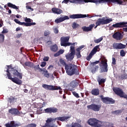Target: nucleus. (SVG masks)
Segmentation results:
<instances>
[{
    "instance_id": "29",
    "label": "nucleus",
    "mask_w": 127,
    "mask_h": 127,
    "mask_svg": "<svg viewBox=\"0 0 127 127\" xmlns=\"http://www.w3.org/2000/svg\"><path fill=\"white\" fill-rule=\"evenodd\" d=\"M69 117H58L54 119V121H61V122H64V121H67L68 119H69Z\"/></svg>"
},
{
    "instance_id": "36",
    "label": "nucleus",
    "mask_w": 127,
    "mask_h": 127,
    "mask_svg": "<svg viewBox=\"0 0 127 127\" xmlns=\"http://www.w3.org/2000/svg\"><path fill=\"white\" fill-rule=\"evenodd\" d=\"M14 21H15L16 23H17V24H19V25H24V26L25 25V22H21L19 20H18V19H14Z\"/></svg>"
},
{
    "instance_id": "46",
    "label": "nucleus",
    "mask_w": 127,
    "mask_h": 127,
    "mask_svg": "<svg viewBox=\"0 0 127 127\" xmlns=\"http://www.w3.org/2000/svg\"><path fill=\"white\" fill-rule=\"evenodd\" d=\"M31 20L32 21V20L29 18L25 17L24 18V21H25L26 23H30L31 22Z\"/></svg>"
},
{
    "instance_id": "43",
    "label": "nucleus",
    "mask_w": 127,
    "mask_h": 127,
    "mask_svg": "<svg viewBox=\"0 0 127 127\" xmlns=\"http://www.w3.org/2000/svg\"><path fill=\"white\" fill-rule=\"evenodd\" d=\"M72 27L73 29H76L77 27H79V24L76 23V22H73L72 23Z\"/></svg>"
},
{
    "instance_id": "20",
    "label": "nucleus",
    "mask_w": 127,
    "mask_h": 127,
    "mask_svg": "<svg viewBox=\"0 0 127 127\" xmlns=\"http://www.w3.org/2000/svg\"><path fill=\"white\" fill-rule=\"evenodd\" d=\"M8 113L11 114V115H15V116H19L20 115V112L18 111V109L16 108L9 109Z\"/></svg>"
},
{
    "instance_id": "62",
    "label": "nucleus",
    "mask_w": 127,
    "mask_h": 127,
    "mask_svg": "<svg viewBox=\"0 0 127 127\" xmlns=\"http://www.w3.org/2000/svg\"><path fill=\"white\" fill-rule=\"evenodd\" d=\"M121 98H124V99H127V95L126 94L124 95V94H122L121 96Z\"/></svg>"
},
{
    "instance_id": "52",
    "label": "nucleus",
    "mask_w": 127,
    "mask_h": 127,
    "mask_svg": "<svg viewBox=\"0 0 127 127\" xmlns=\"http://www.w3.org/2000/svg\"><path fill=\"white\" fill-rule=\"evenodd\" d=\"M33 68L35 71H37V70H39V64L34 65Z\"/></svg>"
},
{
    "instance_id": "63",
    "label": "nucleus",
    "mask_w": 127,
    "mask_h": 127,
    "mask_svg": "<svg viewBox=\"0 0 127 127\" xmlns=\"http://www.w3.org/2000/svg\"><path fill=\"white\" fill-rule=\"evenodd\" d=\"M21 35H22V34L20 33V34H18L16 35V38H20V37H21Z\"/></svg>"
},
{
    "instance_id": "6",
    "label": "nucleus",
    "mask_w": 127,
    "mask_h": 127,
    "mask_svg": "<svg viewBox=\"0 0 127 127\" xmlns=\"http://www.w3.org/2000/svg\"><path fill=\"white\" fill-rule=\"evenodd\" d=\"M43 88L45 89V90H49L50 91H54L55 90H61V87L60 86H56L54 85H48V84H43Z\"/></svg>"
},
{
    "instance_id": "45",
    "label": "nucleus",
    "mask_w": 127,
    "mask_h": 127,
    "mask_svg": "<svg viewBox=\"0 0 127 127\" xmlns=\"http://www.w3.org/2000/svg\"><path fill=\"white\" fill-rule=\"evenodd\" d=\"M25 127H36L37 125L36 124H30L25 126Z\"/></svg>"
},
{
    "instance_id": "50",
    "label": "nucleus",
    "mask_w": 127,
    "mask_h": 127,
    "mask_svg": "<svg viewBox=\"0 0 127 127\" xmlns=\"http://www.w3.org/2000/svg\"><path fill=\"white\" fill-rule=\"evenodd\" d=\"M121 79L122 80H124L125 79H127V73H124L123 74H122Z\"/></svg>"
},
{
    "instance_id": "21",
    "label": "nucleus",
    "mask_w": 127,
    "mask_h": 127,
    "mask_svg": "<svg viewBox=\"0 0 127 127\" xmlns=\"http://www.w3.org/2000/svg\"><path fill=\"white\" fill-rule=\"evenodd\" d=\"M94 26L95 24H92L90 25L89 27L83 26L81 28L84 32H89V31H92V29Z\"/></svg>"
},
{
    "instance_id": "13",
    "label": "nucleus",
    "mask_w": 127,
    "mask_h": 127,
    "mask_svg": "<svg viewBox=\"0 0 127 127\" xmlns=\"http://www.w3.org/2000/svg\"><path fill=\"white\" fill-rule=\"evenodd\" d=\"M58 109L56 107L48 108L44 110L45 113L47 114H55L58 113Z\"/></svg>"
},
{
    "instance_id": "40",
    "label": "nucleus",
    "mask_w": 127,
    "mask_h": 127,
    "mask_svg": "<svg viewBox=\"0 0 127 127\" xmlns=\"http://www.w3.org/2000/svg\"><path fill=\"white\" fill-rule=\"evenodd\" d=\"M103 37H101L99 39H95L94 40V42H95V43H100V42L103 40Z\"/></svg>"
},
{
    "instance_id": "15",
    "label": "nucleus",
    "mask_w": 127,
    "mask_h": 127,
    "mask_svg": "<svg viewBox=\"0 0 127 127\" xmlns=\"http://www.w3.org/2000/svg\"><path fill=\"white\" fill-rule=\"evenodd\" d=\"M100 63V61H96L93 63H91V65L93 66V68L91 69L92 73H95V72H97L98 70H99V65H96L97 64H99ZM94 66H95L94 67Z\"/></svg>"
},
{
    "instance_id": "10",
    "label": "nucleus",
    "mask_w": 127,
    "mask_h": 127,
    "mask_svg": "<svg viewBox=\"0 0 127 127\" xmlns=\"http://www.w3.org/2000/svg\"><path fill=\"white\" fill-rule=\"evenodd\" d=\"M127 0H103V2H117L118 4L125 5Z\"/></svg>"
},
{
    "instance_id": "17",
    "label": "nucleus",
    "mask_w": 127,
    "mask_h": 127,
    "mask_svg": "<svg viewBox=\"0 0 127 127\" xmlns=\"http://www.w3.org/2000/svg\"><path fill=\"white\" fill-rule=\"evenodd\" d=\"M7 67H6V70H4L5 72H6L7 74V77L8 78V76H11V74L10 73V72L11 71H13L14 70V68L12 67V64H10L9 65H6Z\"/></svg>"
},
{
    "instance_id": "14",
    "label": "nucleus",
    "mask_w": 127,
    "mask_h": 127,
    "mask_svg": "<svg viewBox=\"0 0 127 127\" xmlns=\"http://www.w3.org/2000/svg\"><path fill=\"white\" fill-rule=\"evenodd\" d=\"M113 47L115 49H125L127 47V45L122 44V43H114Z\"/></svg>"
},
{
    "instance_id": "48",
    "label": "nucleus",
    "mask_w": 127,
    "mask_h": 127,
    "mask_svg": "<svg viewBox=\"0 0 127 127\" xmlns=\"http://www.w3.org/2000/svg\"><path fill=\"white\" fill-rule=\"evenodd\" d=\"M72 94L76 98H80V96H79V94L76 92L75 91H72Z\"/></svg>"
},
{
    "instance_id": "60",
    "label": "nucleus",
    "mask_w": 127,
    "mask_h": 127,
    "mask_svg": "<svg viewBox=\"0 0 127 127\" xmlns=\"http://www.w3.org/2000/svg\"><path fill=\"white\" fill-rule=\"evenodd\" d=\"M49 60V57H45L43 59V61L45 62H47Z\"/></svg>"
},
{
    "instance_id": "22",
    "label": "nucleus",
    "mask_w": 127,
    "mask_h": 127,
    "mask_svg": "<svg viewBox=\"0 0 127 127\" xmlns=\"http://www.w3.org/2000/svg\"><path fill=\"white\" fill-rule=\"evenodd\" d=\"M66 19H69V17L68 16H64L63 17L57 18L55 20V22L56 23H60L64 21V20H66Z\"/></svg>"
},
{
    "instance_id": "56",
    "label": "nucleus",
    "mask_w": 127,
    "mask_h": 127,
    "mask_svg": "<svg viewBox=\"0 0 127 127\" xmlns=\"http://www.w3.org/2000/svg\"><path fill=\"white\" fill-rule=\"evenodd\" d=\"M44 76H45L46 78H49V77H50V75L49 74V73H48V72H44Z\"/></svg>"
},
{
    "instance_id": "51",
    "label": "nucleus",
    "mask_w": 127,
    "mask_h": 127,
    "mask_svg": "<svg viewBox=\"0 0 127 127\" xmlns=\"http://www.w3.org/2000/svg\"><path fill=\"white\" fill-rule=\"evenodd\" d=\"M25 66H27L28 67H31V62H25L24 63Z\"/></svg>"
},
{
    "instance_id": "23",
    "label": "nucleus",
    "mask_w": 127,
    "mask_h": 127,
    "mask_svg": "<svg viewBox=\"0 0 127 127\" xmlns=\"http://www.w3.org/2000/svg\"><path fill=\"white\" fill-rule=\"evenodd\" d=\"M84 46H81L80 47L77 48L76 49V56H77V59H79V58H81L82 57V55H81V50L84 48Z\"/></svg>"
},
{
    "instance_id": "25",
    "label": "nucleus",
    "mask_w": 127,
    "mask_h": 127,
    "mask_svg": "<svg viewBox=\"0 0 127 127\" xmlns=\"http://www.w3.org/2000/svg\"><path fill=\"white\" fill-rule=\"evenodd\" d=\"M70 39L69 37H62L61 38V45L62 46L63 45L65 44L66 42H68Z\"/></svg>"
},
{
    "instance_id": "38",
    "label": "nucleus",
    "mask_w": 127,
    "mask_h": 127,
    "mask_svg": "<svg viewBox=\"0 0 127 127\" xmlns=\"http://www.w3.org/2000/svg\"><path fill=\"white\" fill-rule=\"evenodd\" d=\"M4 41V35L2 34H0V43H2Z\"/></svg>"
},
{
    "instance_id": "5",
    "label": "nucleus",
    "mask_w": 127,
    "mask_h": 127,
    "mask_svg": "<svg viewBox=\"0 0 127 127\" xmlns=\"http://www.w3.org/2000/svg\"><path fill=\"white\" fill-rule=\"evenodd\" d=\"M102 102L104 104H106L107 105H111L112 104H115V101L113 99V98H110L109 97H104V95H102L100 96Z\"/></svg>"
},
{
    "instance_id": "49",
    "label": "nucleus",
    "mask_w": 127,
    "mask_h": 127,
    "mask_svg": "<svg viewBox=\"0 0 127 127\" xmlns=\"http://www.w3.org/2000/svg\"><path fill=\"white\" fill-rule=\"evenodd\" d=\"M53 30L55 34H58V33H59V30L58 29V27L54 28Z\"/></svg>"
},
{
    "instance_id": "11",
    "label": "nucleus",
    "mask_w": 127,
    "mask_h": 127,
    "mask_svg": "<svg viewBox=\"0 0 127 127\" xmlns=\"http://www.w3.org/2000/svg\"><path fill=\"white\" fill-rule=\"evenodd\" d=\"M112 37L114 39H116V40H117L118 41H120V40H122V39L124 38V35H122L121 32L118 31L115 32L112 35Z\"/></svg>"
},
{
    "instance_id": "35",
    "label": "nucleus",
    "mask_w": 127,
    "mask_h": 127,
    "mask_svg": "<svg viewBox=\"0 0 127 127\" xmlns=\"http://www.w3.org/2000/svg\"><path fill=\"white\" fill-rule=\"evenodd\" d=\"M64 52V50L61 49L57 53L54 55V57H58V56H60L61 54H63Z\"/></svg>"
},
{
    "instance_id": "2",
    "label": "nucleus",
    "mask_w": 127,
    "mask_h": 127,
    "mask_svg": "<svg viewBox=\"0 0 127 127\" xmlns=\"http://www.w3.org/2000/svg\"><path fill=\"white\" fill-rule=\"evenodd\" d=\"M75 54H76V51L75 50V47L70 46V53L67 54L65 55V58L67 61H72L75 57Z\"/></svg>"
},
{
    "instance_id": "7",
    "label": "nucleus",
    "mask_w": 127,
    "mask_h": 127,
    "mask_svg": "<svg viewBox=\"0 0 127 127\" xmlns=\"http://www.w3.org/2000/svg\"><path fill=\"white\" fill-rule=\"evenodd\" d=\"M101 105H96L95 104H92L90 105H88L87 106V108L88 110H92V111H94V112H99L101 108Z\"/></svg>"
},
{
    "instance_id": "1",
    "label": "nucleus",
    "mask_w": 127,
    "mask_h": 127,
    "mask_svg": "<svg viewBox=\"0 0 127 127\" xmlns=\"http://www.w3.org/2000/svg\"><path fill=\"white\" fill-rule=\"evenodd\" d=\"M60 64L63 66H65V70L68 76H73V75H79V69L75 64H66V62L63 59H60Z\"/></svg>"
},
{
    "instance_id": "32",
    "label": "nucleus",
    "mask_w": 127,
    "mask_h": 127,
    "mask_svg": "<svg viewBox=\"0 0 127 127\" xmlns=\"http://www.w3.org/2000/svg\"><path fill=\"white\" fill-rule=\"evenodd\" d=\"M7 6H8V7L13 8L14 9H18L19 8V6H17L15 4H13L10 2L7 3Z\"/></svg>"
},
{
    "instance_id": "18",
    "label": "nucleus",
    "mask_w": 127,
    "mask_h": 127,
    "mask_svg": "<svg viewBox=\"0 0 127 127\" xmlns=\"http://www.w3.org/2000/svg\"><path fill=\"white\" fill-rule=\"evenodd\" d=\"M6 127H20V124L15 123L13 121L8 122L5 125Z\"/></svg>"
},
{
    "instance_id": "44",
    "label": "nucleus",
    "mask_w": 127,
    "mask_h": 127,
    "mask_svg": "<svg viewBox=\"0 0 127 127\" xmlns=\"http://www.w3.org/2000/svg\"><path fill=\"white\" fill-rule=\"evenodd\" d=\"M43 107L44 106H43L42 107L37 109V113L38 115H40V114H42V112H43L42 108H43Z\"/></svg>"
},
{
    "instance_id": "3",
    "label": "nucleus",
    "mask_w": 127,
    "mask_h": 127,
    "mask_svg": "<svg viewBox=\"0 0 127 127\" xmlns=\"http://www.w3.org/2000/svg\"><path fill=\"white\" fill-rule=\"evenodd\" d=\"M113 21V19L112 18H108L105 19V17L99 18L96 22L97 24V25H105V24H108L110 22Z\"/></svg>"
},
{
    "instance_id": "19",
    "label": "nucleus",
    "mask_w": 127,
    "mask_h": 127,
    "mask_svg": "<svg viewBox=\"0 0 127 127\" xmlns=\"http://www.w3.org/2000/svg\"><path fill=\"white\" fill-rule=\"evenodd\" d=\"M113 91L116 95L121 97L122 95H124V93L123 89H121L120 87H117L113 88Z\"/></svg>"
},
{
    "instance_id": "53",
    "label": "nucleus",
    "mask_w": 127,
    "mask_h": 127,
    "mask_svg": "<svg viewBox=\"0 0 127 127\" xmlns=\"http://www.w3.org/2000/svg\"><path fill=\"white\" fill-rule=\"evenodd\" d=\"M39 70L40 72H44V73H48V71L46 69H43L42 68L39 67Z\"/></svg>"
},
{
    "instance_id": "16",
    "label": "nucleus",
    "mask_w": 127,
    "mask_h": 127,
    "mask_svg": "<svg viewBox=\"0 0 127 127\" xmlns=\"http://www.w3.org/2000/svg\"><path fill=\"white\" fill-rule=\"evenodd\" d=\"M7 78L9 80H11V81H12V82H13V83H15V84H17V85H21V84H22V81H21V80L16 78H12V76L11 75V76H10L9 75H8V77H7Z\"/></svg>"
},
{
    "instance_id": "28",
    "label": "nucleus",
    "mask_w": 127,
    "mask_h": 127,
    "mask_svg": "<svg viewBox=\"0 0 127 127\" xmlns=\"http://www.w3.org/2000/svg\"><path fill=\"white\" fill-rule=\"evenodd\" d=\"M91 94L94 96H99L100 95V89L99 88H94L91 90Z\"/></svg>"
},
{
    "instance_id": "64",
    "label": "nucleus",
    "mask_w": 127,
    "mask_h": 127,
    "mask_svg": "<svg viewBox=\"0 0 127 127\" xmlns=\"http://www.w3.org/2000/svg\"><path fill=\"white\" fill-rule=\"evenodd\" d=\"M123 30L124 32H127V27L123 28Z\"/></svg>"
},
{
    "instance_id": "9",
    "label": "nucleus",
    "mask_w": 127,
    "mask_h": 127,
    "mask_svg": "<svg viewBox=\"0 0 127 127\" xmlns=\"http://www.w3.org/2000/svg\"><path fill=\"white\" fill-rule=\"evenodd\" d=\"M88 16H89V15L88 14H73L69 15V18L76 19L78 18H85V17H87Z\"/></svg>"
},
{
    "instance_id": "30",
    "label": "nucleus",
    "mask_w": 127,
    "mask_h": 127,
    "mask_svg": "<svg viewBox=\"0 0 127 127\" xmlns=\"http://www.w3.org/2000/svg\"><path fill=\"white\" fill-rule=\"evenodd\" d=\"M17 99V98H15L13 96H10L8 98V103H9V104H13V103H15V102H16Z\"/></svg>"
},
{
    "instance_id": "4",
    "label": "nucleus",
    "mask_w": 127,
    "mask_h": 127,
    "mask_svg": "<svg viewBox=\"0 0 127 127\" xmlns=\"http://www.w3.org/2000/svg\"><path fill=\"white\" fill-rule=\"evenodd\" d=\"M107 62H108V61L106 59H105L104 60H102L101 61V64L99 65L101 67L100 73L108 72L109 69L108 68V63Z\"/></svg>"
},
{
    "instance_id": "47",
    "label": "nucleus",
    "mask_w": 127,
    "mask_h": 127,
    "mask_svg": "<svg viewBox=\"0 0 127 127\" xmlns=\"http://www.w3.org/2000/svg\"><path fill=\"white\" fill-rule=\"evenodd\" d=\"M120 55L122 57H125V56H126V53L124 50H122L120 51Z\"/></svg>"
},
{
    "instance_id": "41",
    "label": "nucleus",
    "mask_w": 127,
    "mask_h": 127,
    "mask_svg": "<svg viewBox=\"0 0 127 127\" xmlns=\"http://www.w3.org/2000/svg\"><path fill=\"white\" fill-rule=\"evenodd\" d=\"M70 45H75V43H72L66 42L65 44H63L62 46H64L65 47H66V46H70Z\"/></svg>"
},
{
    "instance_id": "39",
    "label": "nucleus",
    "mask_w": 127,
    "mask_h": 127,
    "mask_svg": "<svg viewBox=\"0 0 127 127\" xmlns=\"http://www.w3.org/2000/svg\"><path fill=\"white\" fill-rule=\"evenodd\" d=\"M51 32L49 30H46L44 31V36H48V35H50Z\"/></svg>"
},
{
    "instance_id": "54",
    "label": "nucleus",
    "mask_w": 127,
    "mask_h": 127,
    "mask_svg": "<svg viewBox=\"0 0 127 127\" xmlns=\"http://www.w3.org/2000/svg\"><path fill=\"white\" fill-rule=\"evenodd\" d=\"M74 125L75 127H82L81 125H80L77 123H75Z\"/></svg>"
},
{
    "instance_id": "58",
    "label": "nucleus",
    "mask_w": 127,
    "mask_h": 127,
    "mask_svg": "<svg viewBox=\"0 0 127 127\" xmlns=\"http://www.w3.org/2000/svg\"><path fill=\"white\" fill-rule=\"evenodd\" d=\"M45 66H46V62H42V63L41 64V67H45Z\"/></svg>"
},
{
    "instance_id": "12",
    "label": "nucleus",
    "mask_w": 127,
    "mask_h": 127,
    "mask_svg": "<svg viewBox=\"0 0 127 127\" xmlns=\"http://www.w3.org/2000/svg\"><path fill=\"white\" fill-rule=\"evenodd\" d=\"M127 22H121L116 23L115 24H113L112 25V27H114V28H122L123 27H127Z\"/></svg>"
},
{
    "instance_id": "42",
    "label": "nucleus",
    "mask_w": 127,
    "mask_h": 127,
    "mask_svg": "<svg viewBox=\"0 0 127 127\" xmlns=\"http://www.w3.org/2000/svg\"><path fill=\"white\" fill-rule=\"evenodd\" d=\"M36 23L32 22V23H25V26H31L32 25H35Z\"/></svg>"
},
{
    "instance_id": "26",
    "label": "nucleus",
    "mask_w": 127,
    "mask_h": 127,
    "mask_svg": "<svg viewBox=\"0 0 127 127\" xmlns=\"http://www.w3.org/2000/svg\"><path fill=\"white\" fill-rule=\"evenodd\" d=\"M52 11L56 14H61V13H63V10H62L61 9H59L56 7L53 8L52 9Z\"/></svg>"
},
{
    "instance_id": "24",
    "label": "nucleus",
    "mask_w": 127,
    "mask_h": 127,
    "mask_svg": "<svg viewBox=\"0 0 127 127\" xmlns=\"http://www.w3.org/2000/svg\"><path fill=\"white\" fill-rule=\"evenodd\" d=\"M82 1L84 2H93L94 3L99 2L101 3V2H104V0H79V2H82Z\"/></svg>"
},
{
    "instance_id": "57",
    "label": "nucleus",
    "mask_w": 127,
    "mask_h": 127,
    "mask_svg": "<svg viewBox=\"0 0 127 127\" xmlns=\"http://www.w3.org/2000/svg\"><path fill=\"white\" fill-rule=\"evenodd\" d=\"M116 59L115 58H112V64L113 65H116L117 64Z\"/></svg>"
},
{
    "instance_id": "55",
    "label": "nucleus",
    "mask_w": 127,
    "mask_h": 127,
    "mask_svg": "<svg viewBox=\"0 0 127 127\" xmlns=\"http://www.w3.org/2000/svg\"><path fill=\"white\" fill-rule=\"evenodd\" d=\"M114 114H116V115H118L119 114H122V111L121 110H116L114 111Z\"/></svg>"
},
{
    "instance_id": "61",
    "label": "nucleus",
    "mask_w": 127,
    "mask_h": 127,
    "mask_svg": "<svg viewBox=\"0 0 127 127\" xmlns=\"http://www.w3.org/2000/svg\"><path fill=\"white\" fill-rule=\"evenodd\" d=\"M51 21H52V20H50L45 22V23L47 25H50Z\"/></svg>"
},
{
    "instance_id": "27",
    "label": "nucleus",
    "mask_w": 127,
    "mask_h": 127,
    "mask_svg": "<svg viewBox=\"0 0 127 127\" xmlns=\"http://www.w3.org/2000/svg\"><path fill=\"white\" fill-rule=\"evenodd\" d=\"M13 74L14 76L18 77L19 79H22V73H20L17 70L14 69L13 70Z\"/></svg>"
},
{
    "instance_id": "59",
    "label": "nucleus",
    "mask_w": 127,
    "mask_h": 127,
    "mask_svg": "<svg viewBox=\"0 0 127 127\" xmlns=\"http://www.w3.org/2000/svg\"><path fill=\"white\" fill-rule=\"evenodd\" d=\"M8 32V31L6 29H3L2 31L1 32V33L4 34V33H7Z\"/></svg>"
},
{
    "instance_id": "33",
    "label": "nucleus",
    "mask_w": 127,
    "mask_h": 127,
    "mask_svg": "<svg viewBox=\"0 0 127 127\" xmlns=\"http://www.w3.org/2000/svg\"><path fill=\"white\" fill-rule=\"evenodd\" d=\"M70 87L72 88H75V87H77L79 85V83L77 82L76 80H73L70 82Z\"/></svg>"
},
{
    "instance_id": "8",
    "label": "nucleus",
    "mask_w": 127,
    "mask_h": 127,
    "mask_svg": "<svg viewBox=\"0 0 127 127\" xmlns=\"http://www.w3.org/2000/svg\"><path fill=\"white\" fill-rule=\"evenodd\" d=\"M99 48V46H96L93 50L91 51L89 55L86 57V60L87 61H90L91 59H92V57L93 56L95 55L96 53H97V51H98V49Z\"/></svg>"
},
{
    "instance_id": "31",
    "label": "nucleus",
    "mask_w": 127,
    "mask_h": 127,
    "mask_svg": "<svg viewBox=\"0 0 127 127\" xmlns=\"http://www.w3.org/2000/svg\"><path fill=\"white\" fill-rule=\"evenodd\" d=\"M50 50H51L53 52H57V51H58V46H57L56 44L51 46Z\"/></svg>"
},
{
    "instance_id": "34",
    "label": "nucleus",
    "mask_w": 127,
    "mask_h": 127,
    "mask_svg": "<svg viewBox=\"0 0 127 127\" xmlns=\"http://www.w3.org/2000/svg\"><path fill=\"white\" fill-rule=\"evenodd\" d=\"M97 82H98L99 85H101L106 82V79L104 78H101V77H98L97 78Z\"/></svg>"
},
{
    "instance_id": "37",
    "label": "nucleus",
    "mask_w": 127,
    "mask_h": 127,
    "mask_svg": "<svg viewBox=\"0 0 127 127\" xmlns=\"http://www.w3.org/2000/svg\"><path fill=\"white\" fill-rule=\"evenodd\" d=\"M75 2V1H78L79 0H64L63 1L62 3H68V2Z\"/></svg>"
}]
</instances>
